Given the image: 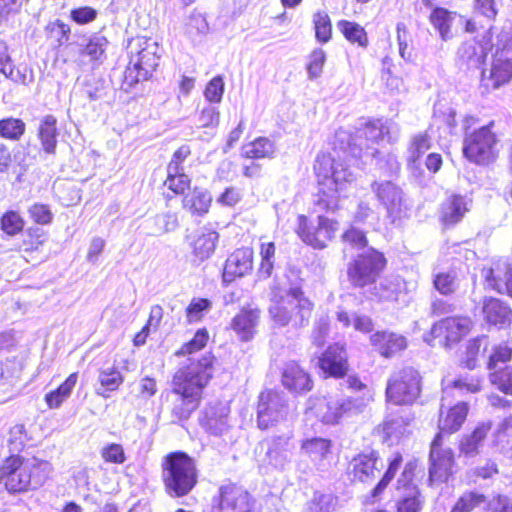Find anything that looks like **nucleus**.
Returning <instances> with one entry per match:
<instances>
[{
  "instance_id": "f257e3e1",
  "label": "nucleus",
  "mask_w": 512,
  "mask_h": 512,
  "mask_svg": "<svg viewBox=\"0 0 512 512\" xmlns=\"http://www.w3.org/2000/svg\"><path fill=\"white\" fill-rule=\"evenodd\" d=\"M213 360L214 357L211 353L204 354L197 361L194 358H189L190 363L175 373L172 391L176 395V399L173 403L172 414L178 420L189 418L199 406L203 388L212 378Z\"/></svg>"
},
{
  "instance_id": "f03ea898",
  "label": "nucleus",
  "mask_w": 512,
  "mask_h": 512,
  "mask_svg": "<svg viewBox=\"0 0 512 512\" xmlns=\"http://www.w3.org/2000/svg\"><path fill=\"white\" fill-rule=\"evenodd\" d=\"M314 171L319 186L317 206L326 211H335L343 193L354 180L353 172L336 149L333 153L319 154Z\"/></svg>"
},
{
  "instance_id": "7ed1b4c3",
  "label": "nucleus",
  "mask_w": 512,
  "mask_h": 512,
  "mask_svg": "<svg viewBox=\"0 0 512 512\" xmlns=\"http://www.w3.org/2000/svg\"><path fill=\"white\" fill-rule=\"evenodd\" d=\"M269 314L276 326L290 325L302 328L308 325L313 303L304 295L300 286L286 284L275 278L270 291Z\"/></svg>"
},
{
  "instance_id": "20e7f679",
  "label": "nucleus",
  "mask_w": 512,
  "mask_h": 512,
  "mask_svg": "<svg viewBox=\"0 0 512 512\" xmlns=\"http://www.w3.org/2000/svg\"><path fill=\"white\" fill-rule=\"evenodd\" d=\"M161 479L168 496L179 498L188 495L198 482L195 459L183 451L168 453L162 458Z\"/></svg>"
},
{
  "instance_id": "39448f33",
  "label": "nucleus",
  "mask_w": 512,
  "mask_h": 512,
  "mask_svg": "<svg viewBox=\"0 0 512 512\" xmlns=\"http://www.w3.org/2000/svg\"><path fill=\"white\" fill-rule=\"evenodd\" d=\"M52 466L48 461L9 457L1 467L2 479L8 491L22 492L42 486L49 478Z\"/></svg>"
},
{
  "instance_id": "423d86ee",
  "label": "nucleus",
  "mask_w": 512,
  "mask_h": 512,
  "mask_svg": "<svg viewBox=\"0 0 512 512\" xmlns=\"http://www.w3.org/2000/svg\"><path fill=\"white\" fill-rule=\"evenodd\" d=\"M129 63L124 72V85L127 88L135 84L148 80L158 66L159 46L158 43L150 38L137 37L133 39L129 46Z\"/></svg>"
},
{
  "instance_id": "0eeeda50",
  "label": "nucleus",
  "mask_w": 512,
  "mask_h": 512,
  "mask_svg": "<svg viewBox=\"0 0 512 512\" xmlns=\"http://www.w3.org/2000/svg\"><path fill=\"white\" fill-rule=\"evenodd\" d=\"M372 401L373 396L368 391L362 396L319 397L310 400L308 410L325 424H337L342 418L362 413Z\"/></svg>"
},
{
  "instance_id": "6e6552de",
  "label": "nucleus",
  "mask_w": 512,
  "mask_h": 512,
  "mask_svg": "<svg viewBox=\"0 0 512 512\" xmlns=\"http://www.w3.org/2000/svg\"><path fill=\"white\" fill-rule=\"evenodd\" d=\"M473 120L472 117L466 118L465 123ZM493 123L482 126L470 131L465 124V133L463 141V155L470 162L477 165H488L498 156V139L491 130Z\"/></svg>"
},
{
  "instance_id": "1a4fd4ad",
  "label": "nucleus",
  "mask_w": 512,
  "mask_h": 512,
  "mask_svg": "<svg viewBox=\"0 0 512 512\" xmlns=\"http://www.w3.org/2000/svg\"><path fill=\"white\" fill-rule=\"evenodd\" d=\"M386 265L383 254L374 248H368L359 252L348 263L347 276L351 285L357 288H365L376 282Z\"/></svg>"
},
{
  "instance_id": "9d476101",
  "label": "nucleus",
  "mask_w": 512,
  "mask_h": 512,
  "mask_svg": "<svg viewBox=\"0 0 512 512\" xmlns=\"http://www.w3.org/2000/svg\"><path fill=\"white\" fill-rule=\"evenodd\" d=\"M420 391L418 371L407 367L391 375L386 387V398L395 405H408L418 398Z\"/></svg>"
},
{
  "instance_id": "9b49d317",
  "label": "nucleus",
  "mask_w": 512,
  "mask_h": 512,
  "mask_svg": "<svg viewBox=\"0 0 512 512\" xmlns=\"http://www.w3.org/2000/svg\"><path fill=\"white\" fill-rule=\"evenodd\" d=\"M296 233L301 240L316 249L327 246L339 228V223L325 216H318L317 223L309 222L307 217L299 215L297 218Z\"/></svg>"
},
{
  "instance_id": "f8f14e48",
  "label": "nucleus",
  "mask_w": 512,
  "mask_h": 512,
  "mask_svg": "<svg viewBox=\"0 0 512 512\" xmlns=\"http://www.w3.org/2000/svg\"><path fill=\"white\" fill-rule=\"evenodd\" d=\"M371 190L391 221L394 222L406 215L409 204L402 188L396 183L389 180L374 181Z\"/></svg>"
},
{
  "instance_id": "ddd939ff",
  "label": "nucleus",
  "mask_w": 512,
  "mask_h": 512,
  "mask_svg": "<svg viewBox=\"0 0 512 512\" xmlns=\"http://www.w3.org/2000/svg\"><path fill=\"white\" fill-rule=\"evenodd\" d=\"M471 320L467 317H449L435 324L423 339L431 346L437 344L450 347L465 336L471 328Z\"/></svg>"
},
{
  "instance_id": "4468645a",
  "label": "nucleus",
  "mask_w": 512,
  "mask_h": 512,
  "mask_svg": "<svg viewBox=\"0 0 512 512\" xmlns=\"http://www.w3.org/2000/svg\"><path fill=\"white\" fill-rule=\"evenodd\" d=\"M288 412L285 397L273 390H267L260 394L257 406L258 427L268 429L285 419Z\"/></svg>"
},
{
  "instance_id": "2eb2a0df",
  "label": "nucleus",
  "mask_w": 512,
  "mask_h": 512,
  "mask_svg": "<svg viewBox=\"0 0 512 512\" xmlns=\"http://www.w3.org/2000/svg\"><path fill=\"white\" fill-rule=\"evenodd\" d=\"M512 79V50L506 43L502 48L497 47L491 67L482 72V86L487 90L497 89Z\"/></svg>"
},
{
  "instance_id": "dca6fc26",
  "label": "nucleus",
  "mask_w": 512,
  "mask_h": 512,
  "mask_svg": "<svg viewBox=\"0 0 512 512\" xmlns=\"http://www.w3.org/2000/svg\"><path fill=\"white\" fill-rule=\"evenodd\" d=\"M441 441V434H437L431 443L429 481L432 484L446 482L452 474L453 452L450 448L443 449Z\"/></svg>"
},
{
  "instance_id": "f3484780",
  "label": "nucleus",
  "mask_w": 512,
  "mask_h": 512,
  "mask_svg": "<svg viewBox=\"0 0 512 512\" xmlns=\"http://www.w3.org/2000/svg\"><path fill=\"white\" fill-rule=\"evenodd\" d=\"M491 38L482 35L471 37L462 42L457 51V61L467 69L479 68L484 63L488 52L492 49Z\"/></svg>"
},
{
  "instance_id": "a211bd4d",
  "label": "nucleus",
  "mask_w": 512,
  "mask_h": 512,
  "mask_svg": "<svg viewBox=\"0 0 512 512\" xmlns=\"http://www.w3.org/2000/svg\"><path fill=\"white\" fill-rule=\"evenodd\" d=\"M411 479V464H407L397 481V489L400 491L396 504L397 512H420L424 506L425 499L419 488L411 482Z\"/></svg>"
},
{
  "instance_id": "6ab92c4d",
  "label": "nucleus",
  "mask_w": 512,
  "mask_h": 512,
  "mask_svg": "<svg viewBox=\"0 0 512 512\" xmlns=\"http://www.w3.org/2000/svg\"><path fill=\"white\" fill-rule=\"evenodd\" d=\"M219 506L223 512H254V500L250 494L233 484L220 488Z\"/></svg>"
},
{
  "instance_id": "aec40b11",
  "label": "nucleus",
  "mask_w": 512,
  "mask_h": 512,
  "mask_svg": "<svg viewBox=\"0 0 512 512\" xmlns=\"http://www.w3.org/2000/svg\"><path fill=\"white\" fill-rule=\"evenodd\" d=\"M108 39L99 33L92 34L85 44L79 45V63L97 69L107 58Z\"/></svg>"
},
{
  "instance_id": "412c9836",
  "label": "nucleus",
  "mask_w": 512,
  "mask_h": 512,
  "mask_svg": "<svg viewBox=\"0 0 512 512\" xmlns=\"http://www.w3.org/2000/svg\"><path fill=\"white\" fill-rule=\"evenodd\" d=\"M253 268V251L250 248L235 250L228 256L223 269V281L230 283L238 277H243Z\"/></svg>"
},
{
  "instance_id": "4be33fe9",
  "label": "nucleus",
  "mask_w": 512,
  "mask_h": 512,
  "mask_svg": "<svg viewBox=\"0 0 512 512\" xmlns=\"http://www.w3.org/2000/svg\"><path fill=\"white\" fill-rule=\"evenodd\" d=\"M229 408L217 403L205 408L204 416L201 419V425L211 435L222 436L230 428L228 423Z\"/></svg>"
},
{
  "instance_id": "5701e85b",
  "label": "nucleus",
  "mask_w": 512,
  "mask_h": 512,
  "mask_svg": "<svg viewBox=\"0 0 512 512\" xmlns=\"http://www.w3.org/2000/svg\"><path fill=\"white\" fill-rule=\"evenodd\" d=\"M319 367L329 376H344L348 369L345 349L338 344L330 346L319 358Z\"/></svg>"
},
{
  "instance_id": "b1692460",
  "label": "nucleus",
  "mask_w": 512,
  "mask_h": 512,
  "mask_svg": "<svg viewBox=\"0 0 512 512\" xmlns=\"http://www.w3.org/2000/svg\"><path fill=\"white\" fill-rule=\"evenodd\" d=\"M469 209V199L461 195H451L441 204L440 220L446 227L454 226L462 220Z\"/></svg>"
},
{
  "instance_id": "393cba45",
  "label": "nucleus",
  "mask_w": 512,
  "mask_h": 512,
  "mask_svg": "<svg viewBox=\"0 0 512 512\" xmlns=\"http://www.w3.org/2000/svg\"><path fill=\"white\" fill-rule=\"evenodd\" d=\"M370 342L375 350L386 358L394 356L407 347L404 336L387 331L376 332L370 337Z\"/></svg>"
},
{
  "instance_id": "a878e982",
  "label": "nucleus",
  "mask_w": 512,
  "mask_h": 512,
  "mask_svg": "<svg viewBox=\"0 0 512 512\" xmlns=\"http://www.w3.org/2000/svg\"><path fill=\"white\" fill-rule=\"evenodd\" d=\"M282 383L288 390L295 393L307 392L312 388V381L309 375L295 361L285 364L282 373Z\"/></svg>"
},
{
  "instance_id": "bb28decb",
  "label": "nucleus",
  "mask_w": 512,
  "mask_h": 512,
  "mask_svg": "<svg viewBox=\"0 0 512 512\" xmlns=\"http://www.w3.org/2000/svg\"><path fill=\"white\" fill-rule=\"evenodd\" d=\"M260 311L256 308L242 309L232 320L231 327L241 341H249L255 334Z\"/></svg>"
},
{
  "instance_id": "cd10ccee",
  "label": "nucleus",
  "mask_w": 512,
  "mask_h": 512,
  "mask_svg": "<svg viewBox=\"0 0 512 512\" xmlns=\"http://www.w3.org/2000/svg\"><path fill=\"white\" fill-rule=\"evenodd\" d=\"M292 448L289 436L273 437L268 443L266 452L269 464L275 468H284L291 460Z\"/></svg>"
},
{
  "instance_id": "c85d7f7f",
  "label": "nucleus",
  "mask_w": 512,
  "mask_h": 512,
  "mask_svg": "<svg viewBox=\"0 0 512 512\" xmlns=\"http://www.w3.org/2000/svg\"><path fill=\"white\" fill-rule=\"evenodd\" d=\"M411 418L401 411L399 414H390L382 424L383 441L388 445L397 443L408 432Z\"/></svg>"
},
{
  "instance_id": "c756f323",
  "label": "nucleus",
  "mask_w": 512,
  "mask_h": 512,
  "mask_svg": "<svg viewBox=\"0 0 512 512\" xmlns=\"http://www.w3.org/2000/svg\"><path fill=\"white\" fill-rule=\"evenodd\" d=\"M218 239L219 234L214 229L200 228L191 243L194 256L200 261L208 259L214 253Z\"/></svg>"
},
{
  "instance_id": "7c9ffc66",
  "label": "nucleus",
  "mask_w": 512,
  "mask_h": 512,
  "mask_svg": "<svg viewBox=\"0 0 512 512\" xmlns=\"http://www.w3.org/2000/svg\"><path fill=\"white\" fill-rule=\"evenodd\" d=\"M491 428V421H483L478 423L470 434L463 435L459 445L461 453L465 456L477 455Z\"/></svg>"
},
{
  "instance_id": "2f4dec72",
  "label": "nucleus",
  "mask_w": 512,
  "mask_h": 512,
  "mask_svg": "<svg viewBox=\"0 0 512 512\" xmlns=\"http://www.w3.org/2000/svg\"><path fill=\"white\" fill-rule=\"evenodd\" d=\"M485 320L492 325L504 326L512 322V310L496 298L485 299L482 307Z\"/></svg>"
},
{
  "instance_id": "473e14b6",
  "label": "nucleus",
  "mask_w": 512,
  "mask_h": 512,
  "mask_svg": "<svg viewBox=\"0 0 512 512\" xmlns=\"http://www.w3.org/2000/svg\"><path fill=\"white\" fill-rule=\"evenodd\" d=\"M444 404L441 407L439 429L442 433H453L460 429L464 421L466 420L468 413V406L466 403L461 402L451 407L446 414L443 412Z\"/></svg>"
},
{
  "instance_id": "72a5a7b5",
  "label": "nucleus",
  "mask_w": 512,
  "mask_h": 512,
  "mask_svg": "<svg viewBox=\"0 0 512 512\" xmlns=\"http://www.w3.org/2000/svg\"><path fill=\"white\" fill-rule=\"evenodd\" d=\"M363 135L367 141L376 143L387 137L389 142H395L398 139L399 128L396 124L386 121L383 123L380 120L368 122L363 130Z\"/></svg>"
},
{
  "instance_id": "f704fd0d",
  "label": "nucleus",
  "mask_w": 512,
  "mask_h": 512,
  "mask_svg": "<svg viewBox=\"0 0 512 512\" xmlns=\"http://www.w3.org/2000/svg\"><path fill=\"white\" fill-rule=\"evenodd\" d=\"M352 472L354 478L361 482L373 479L379 472L378 459L374 452L355 457L352 461Z\"/></svg>"
},
{
  "instance_id": "c9c22d12",
  "label": "nucleus",
  "mask_w": 512,
  "mask_h": 512,
  "mask_svg": "<svg viewBox=\"0 0 512 512\" xmlns=\"http://www.w3.org/2000/svg\"><path fill=\"white\" fill-rule=\"evenodd\" d=\"M124 376L114 366L102 368L99 370L98 383L99 387L95 388L97 395L104 398L109 397V393L116 391L123 383Z\"/></svg>"
},
{
  "instance_id": "e433bc0d",
  "label": "nucleus",
  "mask_w": 512,
  "mask_h": 512,
  "mask_svg": "<svg viewBox=\"0 0 512 512\" xmlns=\"http://www.w3.org/2000/svg\"><path fill=\"white\" fill-rule=\"evenodd\" d=\"M211 201V195L206 189L196 187L184 196L182 203L183 208L191 214L202 216L208 212Z\"/></svg>"
},
{
  "instance_id": "4c0bfd02",
  "label": "nucleus",
  "mask_w": 512,
  "mask_h": 512,
  "mask_svg": "<svg viewBox=\"0 0 512 512\" xmlns=\"http://www.w3.org/2000/svg\"><path fill=\"white\" fill-rule=\"evenodd\" d=\"M456 19V14L445 8H435L430 15L432 26L438 31L441 39L447 41L453 37L451 27Z\"/></svg>"
},
{
  "instance_id": "58836bf2",
  "label": "nucleus",
  "mask_w": 512,
  "mask_h": 512,
  "mask_svg": "<svg viewBox=\"0 0 512 512\" xmlns=\"http://www.w3.org/2000/svg\"><path fill=\"white\" fill-rule=\"evenodd\" d=\"M77 373H72L56 390L45 395V401L50 409H56L70 397L72 390L77 383Z\"/></svg>"
},
{
  "instance_id": "ea45409f",
  "label": "nucleus",
  "mask_w": 512,
  "mask_h": 512,
  "mask_svg": "<svg viewBox=\"0 0 512 512\" xmlns=\"http://www.w3.org/2000/svg\"><path fill=\"white\" fill-rule=\"evenodd\" d=\"M486 502V496L480 491L467 490L458 497L450 512H473Z\"/></svg>"
},
{
  "instance_id": "a19ab883",
  "label": "nucleus",
  "mask_w": 512,
  "mask_h": 512,
  "mask_svg": "<svg viewBox=\"0 0 512 512\" xmlns=\"http://www.w3.org/2000/svg\"><path fill=\"white\" fill-rule=\"evenodd\" d=\"M331 441L315 437L302 442L301 450L315 463L324 460L330 453Z\"/></svg>"
},
{
  "instance_id": "79ce46f5",
  "label": "nucleus",
  "mask_w": 512,
  "mask_h": 512,
  "mask_svg": "<svg viewBox=\"0 0 512 512\" xmlns=\"http://www.w3.org/2000/svg\"><path fill=\"white\" fill-rule=\"evenodd\" d=\"M57 120L52 115H46L39 127V138L45 152L53 153L57 144Z\"/></svg>"
},
{
  "instance_id": "37998d69",
  "label": "nucleus",
  "mask_w": 512,
  "mask_h": 512,
  "mask_svg": "<svg viewBox=\"0 0 512 512\" xmlns=\"http://www.w3.org/2000/svg\"><path fill=\"white\" fill-rule=\"evenodd\" d=\"M337 28L350 43L357 44L361 48H366L368 46L369 42L367 33L358 23L340 20L337 23Z\"/></svg>"
},
{
  "instance_id": "c03bdc74",
  "label": "nucleus",
  "mask_w": 512,
  "mask_h": 512,
  "mask_svg": "<svg viewBox=\"0 0 512 512\" xmlns=\"http://www.w3.org/2000/svg\"><path fill=\"white\" fill-rule=\"evenodd\" d=\"M431 147L430 137L426 133L414 135L407 149V163L410 167H417V162L421 156Z\"/></svg>"
},
{
  "instance_id": "a18cd8bd",
  "label": "nucleus",
  "mask_w": 512,
  "mask_h": 512,
  "mask_svg": "<svg viewBox=\"0 0 512 512\" xmlns=\"http://www.w3.org/2000/svg\"><path fill=\"white\" fill-rule=\"evenodd\" d=\"M274 143L265 137H260L243 147V155L247 158H270L275 154Z\"/></svg>"
},
{
  "instance_id": "49530a36",
  "label": "nucleus",
  "mask_w": 512,
  "mask_h": 512,
  "mask_svg": "<svg viewBox=\"0 0 512 512\" xmlns=\"http://www.w3.org/2000/svg\"><path fill=\"white\" fill-rule=\"evenodd\" d=\"M152 234L162 235L173 232L179 227L178 216L174 212L157 214L152 220Z\"/></svg>"
},
{
  "instance_id": "de8ad7c7",
  "label": "nucleus",
  "mask_w": 512,
  "mask_h": 512,
  "mask_svg": "<svg viewBox=\"0 0 512 512\" xmlns=\"http://www.w3.org/2000/svg\"><path fill=\"white\" fill-rule=\"evenodd\" d=\"M26 129L25 123L18 118L8 117L0 120V137L18 141Z\"/></svg>"
},
{
  "instance_id": "09e8293b",
  "label": "nucleus",
  "mask_w": 512,
  "mask_h": 512,
  "mask_svg": "<svg viewBox=\"0 0 512 512\" xmlns=\"http://www.w3.org/2000/svg\"><path fill=\"white\" fill-rule=\"evenodd\" d=\"M337 319L345 327H349L352 323L354 329L362 333H369L373 329L372 320L366 315L354 314L351 318L347 312L341 311L337 313Z\"/></svg>"
},
{
  "instance_id": "8fccbe9b",
  "label": "nucleus",
  "mask_w": 512,
  "mask_h": 512,
  "mask_svg": "<svg viewBox=\"0 0 512 512\" xmlns=\"http://www.w3.org/2000/svg\"><path fill=\"white\" fill-rule=\"evenodd\" d=\"M315 37L321 43H327L331 39L332 25L326 12H317L313 16Z\"/></svg>"
},
{
  "instance_id": "3c124183",
  "label": "nucleus",
  "mask_w": 512,
  "mask_h": 512,
  "mask_svg": "<svg viewBox=\"0 0 512 512\" xmlns=\"http://www.w3.org/2000/svg\"><path fill=\"white\" fill-rule=\"evenodd\" d=\"M402 286L403 283L398 277L385 278L377 288V295L383 300L396 301Z\"/></svg>"
},
{
  "instance_id": "603ef678",
  "label": "nucleus",
  "mask_w": 512,
  "mask_h": 512,
  "mask_svg": "<svg viewBox=\"0 0 512 512\" xmlns=\"http://www.w3.org/2000/svg\"><path fill=\"white\" fill-rule=\"evenodd\" d=\"M209 340V333L205 328L197 330L194 337L185 343L177 352V356L191 355L203 349Z\"/></svg>"
},
{
  "instance_id": "864d4df0",
  "label": "nucleus",
  "mask_w": 512,
  "mask_h": 512,
  "mask_svg": "<svg viewBox=\"0 0 512 512\" xmlns=\"http://www.w3.org/2000/svg\"><path fill=\"white\" fill-rule=\"evenodd\" d=\"M490 381L503 393L512 395V367L494 369L490 374Z\"/></svg>"
},
{
  "instance_id": "5fc2aeb1",
  "label": "nucleus",
  "mask_w": 512,
  "mask_h": 512,
  "mask_svg": "<svg viewBox=\"0 0 512 512\" xmlns=\"http://www.w3.org/2000/svg\"><path fill=\"white\" fill-rule=\"evenodd\" d=\"M488 344L487 338L485 336L477 337L468 342L466 347V358H465V366L468 369H474L477 365L478 356L481 354L482 346H484L483 351L486 349Z\"/></svg>"
},
{
  "instance_id": "6e6d98bb",
  "label": "nucleus",
  "mask_w": 512,
  "mask_h": 512,
  "mask_svg": "<svg viewBox=\"0 0 512 512\" xmlns=\"http://www.w3.org/2000/svg\"><path fill=\"white\" fill-rule=\"evenodd\" d=\"M402 463V456L400 454H396L394 458L389 463V467L381 480L378 482L376 487L372 490V497L377 499L381 493L385 490L391 480L394 478L396 472L400 468Z\"/></svg>"
},
{
  "instance_id": "4d7b16f0",
  "label": "nucleus",
  "mask_w": 512,
  "mask_h": 512,
  "mask_svg": "<svg viewBox=\"0 0 512 512\" xmlns=\"http://www.w3.org/2000/svg\"><path fill=\"white\" fill-rule=\"evenodd\" d=\"M211 309V302L204 298H193L186 308V317L189 323L200 321L204 314Z\"/></svg>"
},
{
  "instance_id": "13d9d810",
  "label": "nucleus",
  "mask_w": 512,
  "mask_h": 512,
  "mask_svg": "<svg viewBox=\"0 0 512 512\" xmlns=\"http://www.w3.org/2000/svg\"><path fill=\"white\" fill-rule=\"evenodd\" d=\"M332 507L333 497L331 494L315 492L302 512H331Z\"/></svg>"
},
{
  "instance_id": "bf43d9fd",
  "label": "nucleus",
  "mask_w": 512,
  "mask_h": 512,
  "mask_svg": "<svg viewBox=\"0 0 512 512\" xmlns=\"http://www.w3.org/2000/svg\"><path fill=\"white\" fill-rule=\"evenodd\" d=\"M489 285L493 286L499 292H507L512 297V267H508L504 278L494 275V269H491L487 275Z\"/></svg>"
},
{
  "instance_id": "052dcab7",
  "label": "nucleus",
  "mask_w": 512,
  "mask_h": 512,
  "mask_svg": "<svg viewBox=\"0 0 512 512\" xmlns=\"http://www.w3.org/2000/svg\"><path fill=\"white\" fill-rule=\"evenodd\" d=\"M343 242L350 245L352 248L363 252L369 247L367 246V238L362 230L351 227L342 236Z\"/></svg>"
},
{
  "instance_id": "680f3d73",
  "label": "nucleus",
  "mask_w": 512,
  "mask_h": 512,
  "mask_svg": "<svg viewBox=\"0 0 512 512\" xmlns=\"http://www.w3.org/2000/svg\"><path fill=\"white\" fill-rule=\"evenodd\" d=\"M190 178L185 174L184 170L176 175L167 172L165 185L175 194H183L190 187Z\"/></svg>"
},
{
  "instance_id": "e2e57ef3",
  "label": "nucleus",
  "mask_w": 512,
  "mask_h": 512,
  "mask_svg": "<svg viewBox=\"0 0 512 512\" xmlns=\"http://www.w3.org/2000/svg\"><path fill=\"white\" fill-rule=\"evenodd\" d=\"M512 358V346L508 343H503L496 346L489 357L488 369H497L500 363H506Z\"/></svg>"
},
{
  "instance_id": "0e129e2a",
  "label": "nucleus",
  "mask_w": 512,
  "mask_h": 512,
  "mask_svg": "<svg viewBox=\"0 0 512 512\" xmlns=\"http://www.w3.org/2000/svg\"><path fill=\"white\" fill-rule=\"evenodd\" d=\"M101 457L105 462L113 464H122L126 461V455L122 445L110 443L101 449Z\"/></svg>"
},
{
  "instance_id": "69168bd1",
  "label": "nucleus",
  "mask_w": 512,
  "mask_h": 512,
  "mask_svg": "<svg viewBox=\"0 0 512 512\" xmlns=\"http://www.w3.org/2000/svg\"><path fill=\"white\" fill-rule=\"evenodd\" d=\"M224 93V81L221 76L212 78L204 91V96L210 103H219Z\"/></svg>"
},
{
  "instance_id": "338daca9",
  "label": "nucleus",
  "mask_w": 512,
  "mask_h": 512,
  "mask_svg": "<svg viewBox=\"0 0 512 512\" xmlns=\"http://www.w3.org/2000/svg\"><path fill=\"white\" fill-rule=\"evenodd\" d=\"M435 288L444 295L453 293L457 287L456 275L454 272L439 273L434 279Z\"/></svg>"
},
{
  "instance_id": "774afa93",
  "label": "nucleus",
  "mask_w": 512,
  "mask_h": 512,
  "mask_svg": "<svg viewBox=\"0 0 512 512\" xmlns=\"http://www.w3.org/2000/svg\"><path fill=\"white\" fill-rule=\"evenodd\" d=\"M1 228L9 235H15L23 228V220L14 211L5 213L1 218Z\"/></svg>"
}]
</instances>
